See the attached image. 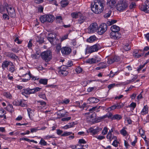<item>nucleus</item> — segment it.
<instances>
[{
	"mask_svg": "<svg viewBox=\"0 0 149 149\" xmlns=\"http://www.w3.org/2000/svg\"><path fill=\"white\" fill-rule=\"evenodd\" d=\"M56 20L57 23H60L62 22V18L61 16H56Z\"/></svg>",
	"mask_w": 149,
	"mask_h": 149,
	"instance_id": "nucleus-42",
	"label": "nucleus"
},
{
	"mask_svg": "<svg viewBox=\"0 0 149 149\" xmlns=\"http://www.w3.org/2000/svg\"><path fill=\"white\" fill-rule=\"evenodd\" d=\"M98 65L100 67L101 69L105 68L107 67L106 64L104 63H100Z\"/></svg>",
	"mask_w": 149,
	"mask_h": 149,
	"instance_id": "nucleus-47",
	"label": "nucleus"
},
{
	"mask_svg": "<svg viewBox=\"0 0 149 149\" xmlns=\"http://www.w3.org/2000/svg\"><path fill=\"white\" fill-rule=\"evenodd\" d=\"M104 4L103 0H95L91 3V9L95 14H100L103 10Z\"/></svg>",
	"mask_w": 149,
	"mask_h": 149,
	"instance_id": "nucleus-1",
	"label": "nucleus"
},
{
	"mask_svg": "<svg viewBox=\"0 0 149 149\" xmlns=\"http://www.w3.org/2000/svg\"><path fill=\"white\" fill-rule=\"evenodd\" d=\"M75 70L77 74L80 73H81L82 71V69L79 66L76 68Z\"/></svg>",
	"mask_w": 149,
	"mask_h": 149,
	"instance_id": "nucleus-49",
	"label": "nucleus"
},
{
	"mask_svg": "<svg viewBox=\"0 0 149 149\" xmlns=\"http://www.w3.org/2000/svg\"><path fill=\"white\" fill-rule=\"evenodd\" d=\"M19 105L22 107H26L27 106L24 100H21L19 102Z\"/></svg>",
	"mask_w": 149,
	"mask_h": 149,
	"instance_id": "nucleus-52",
	"label": "nucleus"
},
{
	"mask_svg": "<svg viewBox=\"0 0 149 149\" xmlns=\"http://www.w3.org/2000/svg\"><path fill=\"white\" fill-rule=\"evenodd\" d=\"M86 19V17L83 15V14L81 13V15L79 17V19L78 20V21L79 24H81L83 23Z\"/></svg>",
	"mask_w": 149,
	"mask_h": 149,
	"instance_id": "nucleus-31",
	"label": "nucleus"
},
{
	"mask_svg": "<svg viewBox=\"0 0 149 149\" xmlns=\"http://www.w3.org/2000/svg\"><path fill=\"white\" fill-rule=\"evenodd\" d=\"M88 114L89 115L87 116V121L90 122V123L92 124L96 122V114L95 113H87L86 114Z\"/></svg>",
	"mask_w": 149,
	"mask_h": 149,
	"instance_id": "nucleus-8",
	"label": "nucleus"
},
{
	"mask_svg": "<svg viewBox=\"0 0 149 149\" xmlns=\"http://www.w3.org/2000/svg\"><path fill=\"white\" fill-rule=\"evenodd\" d=\"M116 109L115 104L108 108V109L110 111Z\"/></svg>",
	"mask_w": 149,
	"mask_h": 149,
	"instance_id": "nucleus-64",
	"label": "nucleus"
},
{
	"mask_svg": "<svg viewBox=\"0 0 149 149\" xmlns=\"http://www.w3.org/2000/svg\"><path fill=\"white\" fill-rule=\"evenodd\" d=\"M72 52L71 49L69 47H63L61 49V52L63 55H67L69 54Z\"/></svg>",
	"mask_w": 149,
	"mask_h": 149,
	"instance_id": "nucleus-15",
	"label": "nucleus"
},
{
	"mask_svg": "<svg viewBox=\"0 0 149 149\" xmlns=\"http://www.w3.org/2000/svg\"><path fill=\"white\" fill-rule=\"evenodd\" d=\"M7 69L11 73H13L15 72L16 71V68L15 65L13 64V62H12L10 65L9 66Z\"/></svg>",
	"mask_w": 149,
	"mask_h": 149,
	"instance_id": "nucleus-22",
	"label": "nucleus"
},
{
	"mask_svg": "<svg viewBox=\"0 0 149 149\" xmlns=\"http://www.w3.org/2000/svg\"><path fill=\"white\" fill-rule=\"evenodd\" d=\"M117 22V20L114 19H111L108 21L107 22V24L108 26H111V25L116 23Z\"/></svg>",
	"mask_w": 149,
	"mask_h": 149,
	"instance_id": "nucleus-41",
	"label": "nucleus"
},
{
	"mask_svg": "<svg viewBox=\"0 0 149 149\" xmlns=\"http://www.w3.org/2000/svg\"><path fill=\"white\" fill-rule=\"evenodd\" d=\"M55 136L54 135H48L45 136V139H49L50 138H55Z\"/></svg>",
	"mask_w": 149,
	"mask_h": 149,
	"instance_id": "nucleus-50",
	"label": "nucleus"
},
{
	"mask_svg": "<svg viewBox=\"0 0 149 149\" xmlns=\"http://www.w3.org/2000/svg\"><path fill=\"white\" fill-rule=\"evenodd\" d=\"M118 141L117 140H115L113 142L112 144L113 146H115L116 147L118 146Z\"/></svg>",
	"mask_w": 149,
	"mask_h": 149,
	"instance_id": "nucleus-60",
	"label": "nucleus"
},
{
	"mask_svg": "<svg viewBox=\"0 0 149 149\" xmlns=\"http://www.w3.org/2000/svg\"><path fill=\"white\" fill-rule=\"evenodd\" d=\"M40 143L42 146H45L47 145V143L42 139H41Z\"/></svg>",
	"mask_w": 149,
	"mask_h": 149,
	"instance_id": "nucleus-53",
	"label": "nucleus"
},
{
	"mask_svg": "<svg viewBox=\"0 0 149 149\" xmlns=\"http://www.w3.org/2000/svg\"><path fill=\"white\" fill-rule=\"evenodd\" d=\"M69 3L68 1L63 0L61 2V5L63 7H64L67 6Z\"/></svg>",
	"mask_w": 149,
	"mask_h": 149,
	"instance_id": "nucleus-37",
	"label": "nucleus"
},
{
	"mask_svg": "<svg viewBox=\"0 0 149 149\" xmlns=\"http://www.w3.org/2000/svg\"><path fill=\"white\" fill-rule=\"evenodd\" d=\"M29 88H27L26 89H24V90L23 92H22V94H24V93L29 94Z\"/></svg>",
	"mask_w": 149,
	"mask_h": 149,
	"instance_id": "nucleus-57",
	"label": "nucleus"
},
{
	"mask_svg": "<svg viewBox=\"0 0 149 149\" xmlns=\"http://www.w3.org/2000/svg\"><path fill=\"white\" fill-rule=\"evenodd\" d=\"M135 139L134 141L131 142V145L134 146L137 142V138L136 136H135Z\"/></svg>",
	"mask_w": 149,
	"mask_h": 149,
	"instance_id": "nucleus-62",
	"label": "nucleus"
},
{
	"mask_svg": "<svg viewBox=\"0 0 149 149\" xmlns=\"http://www.w3.org/2000/svg\"><path fill=\"white\" fill-rule=\"evenodd\" d=\"M6 9L9 15L11 17H14L15 16V12L14 8L8 4L6 7Z\"/></svg>",
	"mask_w": 149,
	"mask_h": 149,
	"instance_id": "nucleus-11",
	"label": "nucleus"
},
{
	"mask_svg": "<svg viewBox=\"0 0 149 149\" xmlns=\"http://www.w3.org/2000/svg\"><path fill=\"white\" fill-rule=\"evenodd\" d=\"M68 68L66 65H63L60 67L59 74L62 76H66L68 74Z\"/></svg>",
	"mask_w": 149,
	"mask_h": 149,
	"instance_id": "nucleus-10",
	"label": "nucleus"
},
{
	"mask_svg": "<svg viewBox=\"0 0 149 149\" xmlns=\"http://www.w3.org/2000/svg\"><path fill=\"white\" fill-rule=\"evenodd\" d=\"M107 118L110 119L112 120H119L122 118V117L120 115L118 114L113 115L111 113L108 112L106 115L103 116L99 117L98 119L101 120Z\"/></svg>",
	"mask_w": 149,
	"mask_h": 149,
	"instance_id": "nucleus-2",
	"label": "nucleus"
},
{
	"mask_svg": "<svg viewBox=\"0 0 149 149\" xmlns=\"http://www.w3.org/2000/svg\"><path fill=\"white\" fill-rule=\"evenodd\" d=\"M38 109L40 111L42 109H45L46 103L43 100H37L36 102Z\"/></svg>",
	"mask_w": 149,
	"mask_h": 149,
	"instance_id": "nucleus-13",
	"label": "nucleus"
},
{
	"mask_svg": "<svg viewBox=\"0 0 149 149\" xmlns=\"http://www.w3.org/2000/svg\"><path fill=\"white\" fill-rule=\"evenodd\" d=\"M127 7V3L125 1H121L117 4L116 8L118 11L121 12L125 11Z\"/></svg>",
	"mask_w": 149,
	"mask_h": 149,
	"instance_id": "nucleus-3",
	"label": "nucleus"
},
{
	"mask_svg": "<svg viewBox=\"0 0 149 149\" xmlns=\"http://www.w3.org/2000/svg\"><path fill=\"white\" fill-rule=\"evenodd\" d=\"M100 48V47L99 44H96L87 47L86 49V52L91 53L94 52H97Z\"/></svg>",
	"mask_w": 149,
	"mask_h": 149,
	"instance_id": "nucleus-6",
	"label": "nucleus"
},
{
	"mask_svg": "<svg viewBox=\"0 0 149 149\" xmlns=\"http://www.w3.org/2000/svg\"><path fill=\"white\" fill-rule=\"evenodd\" d=\"M110 37L114 39H117L120 38V34L119 32H115L112 31L110 33Z\"/></svg>",
	"mask_w": 149,
	"mask_h": 149,
	"instance_id": "nucleus-19",
	"label": "nucleus"
},
{
	"mask_svg": "<svg viewBox=\"0 0 149 149\" xmlns=\"http://www.w3.org/2000/svg\"><path fill=\"white\" fill-rule=\"evenodd\" d=\"M116 3L115 0H109L107 1V5L108 6L111 8L113 7Z\"/></svg>",
	"mask_w": 149,
	"mask_h": 149,
	"instance_id": "nucleus-24",
	"label": "nucleus"
},
{
	"mask_svg": "<svg viewBox=\"0 0 149 149\" xmlns=\"http://www.w3.org/2000/svg\"><path fill=\"white\" fill-rule=\"evenodd\" d=\"M96 39V38L95 36H92L87 39V41L88 42L91 43L95 41Z\"/></svg>",
	"mask_w": 149,
	"mask_h": 149,
	"instance_id": "nucleus-39",
	"label": "nucleus"
},
{
	"mask_svg": "<svg viewBox=\"0 0 149 149\" xmlns=\"http://www.w3.org/2000/svg\"><path fill=\"white\" fill-rule=\"evenodd\" d=\"M12 63V62L11 61L7 60H5L3 61L1 65L2 68L4 70H5L6 69H7Z\"/></svg>",
	"mask_w": 149,
	"mask_h": 149,
	"instance_id": "nucleus-20",
	"label": "nucleus"
},
{
	"mask_svg": "<svg viewBox=\"0 0 149 149\" xmlns=\"http://www.w3.org/2000/svg\"><path fill=\"white\" fill-rule=\"evenodd\" d=\"M143 55V54L139 52L138 50H135L133 52V56L136 58H138Z\"/></svg>",
	"mask_w": 149,
	"mask_h": 149,
	"instance_id": "nucleus-21",
	"label": "nucleus"
},
{
	"mask_svg": "<svg viewBox=\"0 0 149 149\" xmlns=\"http://www.w3.org/2000/svg\"><path fill=\"white\" fill-rule=\"evenodd\" d=\"M137 77L136 76H134L133 78L132 79L127 80V81L124 82V84L127 85L131 82H133L137 79Z\"/></svg>",
	"mask_w": 149,
	"mask_h": 149,
	"instance_id": "nucleus-35",
	"label": "nucleus"
},
{
	"mask_svg": "<svg viewBox=\"0 0 149 149\" xmlns=\"http://www.w3.org/2000/svg\"><path fill=\"white\" fill-rule=\"evenodd\" d=\"M120 58L119 56H113L107 58V63L108 64H111L114 62H116L119 61Z\"/></svg>",
	"mask_w": 149,
	"mask_h": 149,
	"instance_id": "nucleus-16",
	"label": "nucleus"
},
{
	"mask_svg": "<svg viewBox=\"0 0 149 149\" xmlns=\"http://www.w3.org/2000/svg\"><path fill=\"white\" fill-rule=\"evenodd\" d=\"M127 128L126 127H124L120 131V134L124 136H126L127 134Z\"/></svg>",
	"mask_w": 149,
	"mask_h": 149,
	"instance_id": "nucleus-28",
	"label": "nucleus"
},
{
	"mask_svg": "<svg viewBox=\"0 0 149 149\" xmlns=\"http://www.w3.org/2000/svg\"><path fill=\"white\" fill-rule=\"evenodd\" d=\"M28 74L29 75V79L30 78H31V79L33 80H38L39 79V77L38 76H35L32 74H31L30 71H29L28 73H26L24 75V76H25L27 74Z\"/></svg>",
	"mask_w": 149,
	"mask_h": 149,
	"instance_id": "nucleus-23",
	"label": "nucleus"
},
{
	"mask_svg": "<svg viewBox=\"0 0 149 149\" xmlns=\"http://www.w3.org/2000/svg\"><path fill=\"white\" fill-rule=\"evenodd\" d=\"M86 131L88 133H90L91 134L93 135L97 134L99 132V130L97 127H91L87 130Z\"/></svg>",
	"mask_w": 149,
	"mask_h": 149,
	"instance_id": "nucleus-17",
	"label": "nucleus"
},
{
	"mask_svg": "<svg viewBox=\"0 0 149 149\" xmlns=\"http://www.w3.org/2000/svg\"><path fill=\"white\" fill-rule=\"evenodd\" d=\"M61 46L59 45H56V50L58 52H60V50H61Z\"/></svg>",
	"mask_w": 149,
	"mask_h": 149,
	"instance_id": "nucleus-61",
	"label": "nucleus"
},
{
	"mask_svg": "<svg viewBox=\"0 0 149 149\" xmlns=\"http://www.w3.org/2000/svg\"><path fill=\"white\" fill-rule=\"evenodd\" d=\"M70 100L69 99H65L62 100L61 102L62 104H68L69 103Z\"/></svg>",
	"mask_w": 149,
	"mask_h": 149,
	"instance_id": "nucleus-55",
	"label": "nucleus"
},
{
	"mask_svg": "<svg viewBox=\"0 0 149 149\" xmlns=\"http://www.w3.org/2000/svg\"><path fill=\"white\" fill-rule=\"evenodd\" d=\"M64 113H62L60 112H58L57 113V115L60 116V118H62L65 116H67L68 114H66L65 113H67L66 112H65Z\"/></svg>",
	"mask_w": 149,
	"mask_h": 149,
	"instance_id": "nucleus-45",
	"label": "nucleus"
},
{
	"mask_svg": "<svg viewBox=\"0 0 149 149\" xmlns=\"http://www.w3.org/2000/svg\"><path fill=\"white\" fill-rule=\"evenodd\" d=\"M116 72H113L112 71L110 72V74L107 75L108 76H109L110 77H113L116 74Z\"/></svg>",
	"mask_w": 149,
	"mask_h": 149,
	"instance_id": "nucleus-59",
	"label": "nucleus"
},
{
	"mask_svg": "<svg viewBox=\"0 0 149 149\" xmlns=\"http://www.w3.org/2000/svg\"><path fill=\"white\" fill-rule=\"evenodd\" d=\"M107 138L111 141L113 139H116V137L112 134L110 132H109L107 135Z\"/></svg>",
	"mask_w": 149,
	"mask_h": 149,
	"instance_id": "nucleus-27",
	"label": "nucleus"
},
{
	"mask_svg": "<svg viewBox=\"0 0 149 149\" xmlns=\"http://www.w3.org/2000/svg\"><path fill=\"white\" fill-rule=\"evenodd\" d=\"M7 110L11 113H13L14 111L13 106L12 104H9L7 107Z\"/></svg>",
	"mask_w": 149,
	"mask_h": 149,
	"instance_id": "nucleus-34",
	"label": "nucleus"
},
{
	"mask_svg": "<svg viewBox=\"0 0 149 149\" xmlns=\"http://www.w3.org/2000/svg\"><path fill=\"white\" fill-rule=\"evenodd\" d=\"M110 29L111 31L117 32H118L120 30V27L116 25H113L111 27Z\"/></svg>",
	"mask_w": 149,
	"mask_h": 149,
	"instance_id": "nucleus-29",
	"label": "nucleus"
},
{
	"mask_svg": "<svg viewBox=\"0 0 149 149\" xmlns=\"http://www.w3.org/2000/svg\"><path fill=\"white\" fill-rule=\"evenodd\" d=\"M47 39L51 44L54 45H56L58 42V40L56 38L55 35L51 33L48 34Z\"/></svg>",
	"mask_w": 149,
	"mask_h": 149,
	"instance_id": "nucleus-7",
	"label": "nucleus"
},
{
	"mask_svg": "<svg viewBox=\"0 0 149 149\" xmlns=\"http://www.w3.org/2000/svg\"><path fill=\"white\" fill-rule=\"evenodd\" d=\"M54 19L53 16L51 15H45L40 16V20L42 23L45 22H53Z\"/></svg>",
	"mask_w": 149,
	"mask_h": 149,
	"instance_id": "nucleus-5",
	"label": "nucleus"
},
{
	"mask_svg": "<svg viewBox=\"0 0 149 149\" xmlns=\"http://www.w3.org/2000/svg\"><path fill=\"white\" fill-rule=\"evenodd\" d=\"M32 40L31 39L29 40L28 43L27 47L29 49H31V47L33 45V44L32 43Z\"/></svg>",
	"mask_w": 149,
	"mask_h": 149,
	"instance_id": "nucleus-56",
	"label": "nucleus"
},
{
	"mask_svg": "<svg viewBox=\"0 0 149 149\" xmlns=\"http://www.w3.org/2000/svg\"><path fill=\"white\" fill-rule=\"evenodd\" d=\"M123 49L125 51L129 50L130 49V46L128 44H126L123 46Z\"/></svg>",
	"mask_w": 149,
	"mask_h": 149,
	"instance_id": "nucleus-44",
	"label": "nucleus"
},
{
	"mask_svg": "<svg viewBox=\"0 0 149 149\" xmlns=\"http://www.w3.org/2000/svg\"><path fill=\"white\" fill-rule=\"evenodd\" d=\"M81 15V13L80 12H73L71 14L72 17L74 18H79V16Z\"/></svg>",
	"mask_w": 149,
	"mask_h": 149,
	"instance_id": "nucleus-30",
	"label": "nucleus"
},
{
	"mask_svg": "<svg viewBox=\"0 0 149 149\" xmlns=\"http://www.w3.org/2000/svg\"><path fill=\"white\" fill-rule=\"evenodd\" d=\"M97 29V25L96 23L92 24L87 29L88 33H93L95 32Z\"/></svg>",
	"mask_w": 149,
	"mask_h": 149,
	"instance_id": "nucleus-14",
	"label": "nucleus"
},
{
	"mask_svg": "<svg viewBox=\"0 0 149 149\" xmlns=\"http://www.w3.org/2000/svg\"><path fill=\"white\" fill-rule=\"evenodd\" d=\"M148 107L147 105L144 106L143 109L141 111V114L142 115H144L148 113Z\"/></svg>",
	"mask_w": 149,
	"mask_h": 149,
	"instance_id": "nucleus-33",
	"label": "nucleus"
},
{
	"mask_svg": "<svg viewBox=\"0 0 149 149\" xmlns=\"http://www.w3.org/2000/svg\"><path fill=\"white\" fill-rule=\"evenodd\" d=\"M101 58L99 56L95 55L93 58L88 59L86 62L90 64L96 63L101 61Z\"/></svg>",
	"mask_w": 149,
	"mask_h": 149,
	"instance_id": "nucleus-9",
	"label": "nucleus"
},
{
	"mask_svg": "<svg viewBox=\"0 0 149 149\" xmlns=\"http://www.w3.org/2000/svg\"><path fill=\"white\" fill-rule=\"evenodd\" d=\"M41 56L42 58L46 62H48L52 58V52L49 50L44 51L41 53Z\"/></svg>",
	"mask_w": 149,
	"mask_h": 149,
	"instance_id": "nucleus-4",
	"label": "nucleus"
},
{
	"mask_svg": "<svg viewBox=\"0 0 149 149\" xmlns=\"http://www.w3.org/2000/svg\"><path fill=\"white\" fill-rule=\"evenodd\" d=\"M48 82V79H40L39 82L40 84L44 85L47 84Z\"/></svg>",
	"mask_w": 149,
	"mask_h": 149,
	"instance_id": "nucleus-36",
	"label": "nucleus"
},
{
	"mask_svg": "<svg viewBox=\"0 0 149 149\" xmlns=\"http://www.w3.org/2000/svg\"><path fill=\"white\" fill-rule=\"evenodd\" d=\"M72 134V132H64L62 134L61 136H67Z\"/></svg>",
	"mask_w": 149,
	"mask_h": 149,
	"instance_id": "nucleus-46",
	"label": "nucleus"
},
{
	"mask_svg": "<svg viewBox=\"0 0 149 149\" xmlns=\"http://www.w3.org/2000/svg\"><path fill=\"white\" fill-rule=\"evenodd\" d=\"M78 143L80 144H85L86 143V142L84 139H81L79 140Z\"/></svg>",
	"mask_w": 149,
	"mask_h": 149,
	"instance_id": "nucleus-63",
	"label": "nucleus"
},
{
	"mask_svg": "<svg viewBox=\"0 0 149 149\" xmlns=\"http://www.w3.org/2000/svg\"><path fill=\"white\" fill-rule=\"evenodd\" d=\"M3 95L6 98L11 99L12 97L11 94L8 92H5L3 93Z\"/></svg>",
	"mask_w": 149,
	"mask_h": 149,
	"instance_id": "nucleus-40",
	"label": "nucleus"
},
{
	"mask_svg": "<svg viewBox=\"0 0 149 149\" xmlns=\"http://www.w3.org/2000/svg\"><path fill=\"white\" fill-rule=\"evenodd\" d=\"M36 39V41L40 43H42L44 42L43 39L40 37L37 36Z\"/></svg>",
	"mask_w": 149,
	"mask_h": 149,
	"instance_id": "nucleus-43",
	"label": "nucleus"
},
{
	"mask_svg": "<svg viewBox=\"0 0 149 149\" xmlns=\"http://www.w3.org/2000/svg\"><path fill=\"white\" fill-rule=\"evenodd\" d=\"M88 100L91 103H97L99 101V99L94 97L89 98L88 99Z\"/></svg>",
	"mask_w": 149,
	"mask_h": 149,
	"instance_id": "nucleus-26",
	"label": "nucleus"
},
{
	"mask_svg": "<svg viewBox=\"0 0 149 149\" xmlns=\"http://www.w3.org/2000/svg\"><path fill=\"white\" fill-rule=\"evenodd\" d=\"M140 9L142 11L147 13H149V3L141 5L140 7Z\"/></svg>",
	"mask_w": 149,
	"mask_h": 149,
	"instance_id": "nucleus-18",
	"label": "nucleus"
},
{
	"mask_svg": "<svg viewBox=\"0 0 149 149\" xmlns=\"http://www.w3.org/2000/svg\"><path fill=\"white\" fill-rule=\"evenodd\" d=\"M136 106V104L135 103L132 102L129 106L130 107L132 108V109L133 110Z\"/></svg>",
	"mask_w": 149,
	"mask_h": 149,
	"instance_id": "nucleus-54",
	"label": "nucleus"
},
{
	"mask_svg": "<svg viewBox=\"0 0 149 149\" xmlns=\"http://www.w3.org/2000/svg\"><path fill=\"white\" fill-rule=\"evenodd\" d=\"M115 105L117 109H119L123 107L124 106L123 104L121 102L117 103Z\"/></svg>",
	"mask_w": 149,
	"mask_h": 149,
	"instance_id": "nucleus-38",
	"label": "nucleus"
},
{
	"mask_svg": "<svg viewBox=\"0 0 149 149\" xmlns=\"http://www.w3.org/2000/svg\"><path fill=\"white\" fill-rule=\"evenodd\" d=\"M107 26L105 23L101 24L98 29V33L100 35H102L104 33L107 29Z\"/></svg>",
	"mask_w": 149,
	"mask_h": 149,
	"instance_id": "nucleus-12",
	"label": "nucleus"
},
{
	"mask_svg": "<svg viewBox=\"0 0 149 149\" xmlns=\"http://www.w3.org/2000/svg\"><path fill=\"white\" fill-rule=\"evenodd\" d=\"M5 114L4 110L2 108H0V117H3V115Z\"/></svg>",
	"mask_w": 149,
	"mask_h": 149,
	"instance_id": "nucleus-51",
	"label": "nucleus"
},
{
	"mask_svg": "<svg viewBox=\"0 0 149 149\" xmlns=\"http://www.w3.org/2000/svg\"><path fill=\"white\" fill-rule=\"evenodd\" d=\"M136 6V3L134 2H132L130 4L129 8L130 9H132L135 7Z\"/></svg>",
	"mask_w": 149,
	"mask_h": 149,
	"instance_id": "nucleus-58",
	"label": "nucleus"
},
{
	"mask_svg": "<svg viewBox=\"0 0 149 149\" xmlns=\"http://www.w3.org/2000/svg\"><path fill=\"white\" fill-rule=\"evenodd\" d=\"M75 125V123L74 122L70 123L68 124L67 125H66L63 127V128L64 129L66 130L68 128L72 127Z\"/></svg>",
	"mask_w": 149,
	"mask_h": 149,
	"instance_id": "nucleus-32",
	"label": "nucleus"
},
{
	"mask_svg": "<svg viewBox=\"0 0 149 149\" xmlns=\"http://www.w3.org/2000/svg\"><path fill=\"white\" fill-rule=\"evenodd\" d=\"M109 129L106 127H104L102 132V134L103 135L106 134L108 131Z\"/></svg>",
	"mask_w": 149,
	"mask_h": 149,
	"instance_id": "nucleus-48",
	"label": "nucleus"
},
{
	"mask_svg": "<svg viewBox=\"0 0 149 149\" xmlns=\"http://www.w3.org/2000/svg\"><path fill=\"white\" fill-rule=\"evenodd\" d=\"M6 55L7 57H10L13 59H16L18 58V57L14 54L10 52L6 53Z\"/></svg>",
	"mask_w": 149,
	"mask_h": 149,
	"instance_id": "nucleus-25",
	"label": "nucleus"
}]
</instances>
